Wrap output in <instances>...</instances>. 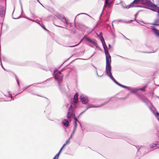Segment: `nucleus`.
Segmentation results:
<instances>
[{
    "instance_id": "obj_28",
    "label": "nucleus",
    "mask_w": 159,
    "mask_h": 159,
    "mask_svg": "<svg viewBox=\"0 0 159 159\" xmlns=\"http://www.w3.org/2000/svg\"><path fill=\"white\" fill-rule=\"evenodd\" d=\"M109 46L110 48H111V45L110 44H109Z\"/></svg>"
},
{
    "instance_id": "obj_29",
    "label": "nucleus",
    "mask_w": 159,
    "mask_h": 159,
    "mask_svg": "<svg viewBox=\"0 0 159 159\" xmlns=\"http://www.w3.org/2000/svg\"><path fill=\"white\" fill-rule=\"evenodd\" d=\"M75 120H77V119L75 118Z\"/></svg>"
},
{
    "instance_id": "obj_2",
    "label": "nucleus",
    "mask_w": 159,
    "mask_h": 159,
    "mask_svg": "<svg viewBox=\"0 0 159 159\" xmlns=\"http://www.w3.org/2000/svg\"><path fill=\"white\" fill-rule=\"evenodd\" d=\"M54 74L55 79L57 81L59 85H60L62 81V74L57 69L54 70Z\"/></svg>"
},
{
    "instance_id": "obj_24",
    "label": "nucleus",
    "mask_w": 159,
    "mask_h": 159,
    "mask_svg": "<svg viewBox=\"0 0 159 159\" xmlns=\"http://www.w3.org/2000/svg\"><path fill=\"white\" fill-rule=\"evenodd\" d=\"M76 127H77L76 123H75V125H74V128H75V129H76Z\"/></svg>"
},
{
    "instance_id": "obj_11",
    "label": "nucleus",
    "mask_w": 159,
    "mask_h": 159,
    "mask_svg": "<svg viewBox=\"0 0 159 159\" xmlns=\"http://www.w3.org/2000/svg\"><path fill=\"white\" fill-rule=\"evenodd\" d=\"M72 114V111H68L67 114V117L70 119L71 118Z\"/></svg>"
},
{
    "instance_id": "obj_30",
    "label": "nucleus",
    "mask_w": 159,
    "mask_h": 159,
    "mask_svg": "<svg viewBox=\"0 0 159 159\" xmlns=\"http://www.w3.org/2000/svg\"><path fill=\"white\" fill-rule=\"evenodd\" d=\"M122 2H120V3H121V4L122 3Z\"/></svg>"
},
{
    "instance_id": "obj_1",
    "label": "nucleus",
    "mask_w": 159,
    "mask_h": 159,
    "mask_svg": "<svg viewBox=\"0 0 159 159\" xmlns=\"http://www.w3.org/2000/svg\"><path fill=\"white\" fill-rule=\"evenodd\" d=\"M105 52L106 61V71L107 74L115 83H116L117 85H119V83L118 82H117L113 77L111 73V56L110 55L109 53H108L107 50H105Z\"/></svg>"
},
{
    "instance_id": "obj_32",
    "label": "nucleus",
    "mask_w": 159,
    "mask_h": 159,
    "mask_svg": "<svg viewBox=\"0 0 159 159\" xmlns=\"http://www.w3.org/2000/svg\"><path fill=\"white\" fill-rule=\"evenodd\" d=\"M106 103H107V102H106V103H105L104 104H106Z\"/></svg>"
},
{
    "instance_id": "obj_9",
    "label": "nucleus",
    "mask_w": 159,
    "mask_h": 159,
    "mask_svg": "<svg viewBox=\"0 0 159 159\" xmlns=\"http://www.w3.org/2000/svg\"><path fill=\"white\" fill-rule=\"evenodd\" d=\"M63 123L64 125L66 127H68L69 125L68 121L66 120H64L63 121Z\"/></svg>"
},
{
    "instance_id": "obj_15",
    "label": "nucleus",
    "mask_w": 159,
    "mask_h": 159,
    "mask_svg": "<svg viewBox=\"0 0 159 159\" xmlns=\"http://www.w3.org/2000/svg\"><path fill=\"white\" fill-rule=\"evenodd\" d=\"M61 152H59L54 157L53 159H58L59 156Z\"/></svg>"
},
{
    "instance_id": "obj_13",
    "label": "nucleus",
    "mask_w": 159,
    "mask_h": 159,
    "mask_svg": "<svg viewBox=\"0 0 159 159\" xmlns=\"http://www.w3.org/2000/svg\"><path fill=\"white\" fill-rule=\"evenodd\" d=\"M153 30L157 36H159V30L155 28H153Z\"/></svg>"
},
{
    "instance_id": "obj_18",
    "label": "nucleus",
    "mask_w": 159,
    "mask_h": 159,
    "mask_svg": "<svg viewBox=\"0 0 159 159\" xmlns=\"http://www.w3.org/2000/svg\"><path fill=\"white\" fill-rule=\"evenodd\" d=\"M73 104V103L72 102L71 104L70 107H69L68 111H72V104Z\"/></svg>"
},
{
    "instance_id": "obj_7",
    "label": "nucleus",
    "mask_w": 159,
    "mask_h": 159,
    "mask_svg": "<svg viewBox=\"0 0 159 159\" xmlns=\"http://www.w3.org/2000/svg\"><path fill=\"white\" fill-rule=\"evenodd\" d=\"M78 95L77 93H76L74 96L73 102L74 103H76L78 102Z\"/></svg>"
},
{
    "instance_id": "obj_21",
    "label": "nucleus",
    "mask_w": 159,
    "mask_h": 159,
    "mask_svg": "<svg viewBox=\"0 0 159 159\" xmlns=\"http://www.w3.org/2000/svg\"><path fill=\"white\" fill-rule=\"evenodd\" d=\"M66 145V144H64V145H63V146L62 147V148H61L60 151L59 152H61V151L63 149V148Z\"/></svg>"
},
{
    "instance_id": "obj_5",
    "label": "nucleus",
    "mask_w": 159,
    "mask_h": 159,
    "mask_svg": "<svg viewBox=\"0 0 159 159\" xmlns=\"http://www.w3.org/2000/svg\"><path fill=\"white\" fill-rule=\"evenodd\" d=\"M112 0H105L104 7L106 8L110 7L111 6Z\"/></svg>"
},
{
    "instance_id": "obj_34",
    "label": "nucleus",
    "mask_w": 159,
    "mask_h": 159,
    "mask_svg": "<svg viewBox=\"0 0 159 159\" xmlns=\"http://www.w3.org/2000/svg\"><path fill=\"white\" fill-rule=\"evenodd\" d=\"M156 23L157 24L158 23Z\"/></svg>"
},
{
    "instance_id": "obj_16",
    "label": "nucleus",
    "mask_w": 159,
    "mask_h": 159,
    "mask_svg": "<svg viewBox=\"0 0 159 159\" xmlns=\"http://www.w3.org/2000/svg\"><path fill=\"white\" fill-rule=\"evenodd\" d=\"M61 152H59L54 157L53 159H58L59 156Z\"/></svg>"
},
{
    "instance_id": "obj_25",
    "label": "nucleus",
    "mask_w": 159,
    "mask_h": 159,
    "mask_svg": "<svg viewBox=\"0 0 159 159\" xmlns=\"http://www.w3.org/2000/svg\"><path fill=\"white\" fill-rule=\"evenodd\" d=\"M76 129H75V128H74V129L73 130V134H72L74 133V132H75V130H76Z\"/></svg>"
},
{
    "instance_id": "obj_22",
    "label": "nucleus",
    "mask_w": 159,
    "mask_h": 159,
    "mask_svg": "<svg viewBox=\"0 0 159 159\" xmlns=\"http://www.w3.org/2000/svg\"><path fill=\"white\" fill-rule=\"evenodd\" d=\"M72 135V134L71 135L70 137V138L69 139L66 140V143L65 144H66L68 143V142H69V141Z\"/></svg>"
},
{
    "instance_id": "obj_31",
    "label": "nucleus",
    "mask_w": 159,
    "mask_h": 159,
    "mask_svg": "<svg viewBox=\"0 0 159 159\" xmlns=\"http://www.w3.org/2000/svg\"><path fill=\"white\" fill-rule=\"evenodd\" d=\"M106 103H107V102H106V103H105L104 104H106Z\"/></svg>"
},
{
    "instance_id": "obj_12",
    "label": "nucleus",
    "mask_w": 159,
    "mask_h": 159,
    "mask_svg": "<svg viewBox=\"0 0 159 159\" xmlns=\"http://www.w3.org/2000/svg\"><path fill=\"white\" fill-rule=\"evenodd\" d=\"M151 2L150 0H143L142 3L144 5H146Z\"/></svg>"
},
{
    "instance_id": "obj_10",
    "label": "nucleus",
    "mask_w": 159,
    "mask_h": 159,
    "mask_svg": "<svg viewBox=\"0 0 159 159\" xmlns=\"http://www.w3.org/2000/svg\"><path fill=\"white\" fill-rule=\"evenodd\" d=\"M59 19L61 20H62V22L64 23H67V20L66 19V18L64 16H60L59 17Z\"/></svg>"
},
{
    "instance_id": "obj_26",
    "label": "nucleus",
    "mask_w": 159,
    "mask_h": 159,
    "mask_svg": "<svg viewBox=\"0 0 159 159\" xmlns=\"http://www.w3.org/2000/svg\"><path fill=\"white\" fill-rule=\"evenodd\" d=\"M77 45H75V46H70V47H74L75 46H77Z\"/></svg>"
},
{
    "instance_id": "obj_19",
    "label": "nucleus",
    "mask_w": 159,
    "mask_h": 159,
    "mask_svg": "<svg viewBox=\"0 0 159 159\" xmlns=\"http://www.w3.org/2000/svg\"><path fill=\"white\" fill-rule=\"evenodd\" d=\"M146 87V86H144L143 88H140L139 89L145 92L146 91L145 88Z\"/></svg>"
},
{
    "instance_id": "obj_23",
    "label": "nucleus",
    "mask_w": 159,
    "mask_h": 159,
    "mask_svg": "<svg viewBox=\"0 0 159 159\" xmlns=\"http://www.w3.org/2000/svg\"><path fill=\"white\" fill-rule=\"evenodd\" d=\"M120 86H121V87H124V88H127V87L125 86H123V85H122V84H120Z\"/></svg>"
},
{
    "instance_id": "obj_20",
    "label": "nucleus",
    "mask_w": 159,
    "mask_h": 159,
    "mask_svg": "<svg viewBox=\"0 0 159 159\" xmlns=\"http://www.w3.org/2000/svg\"><path fill=\"white\" fill-rule=\"evenodd\" d=\"M86 40L89 42L90 43L92 41V39H90L89 38H86Z\"/></svg>"
},
{
    "instance_id": "obj_33",
    "label": "nucleus",
    "mask_w": 159,
    "mask_h": 159,
    "mask_svg": "<svg viewBox=\"0 0 159 159\" xmlns=\"http://www.w3.org/2000/svg\"><path fill=\"white\" fill-rule=\"evenodd\" d=\"M106 103H107V102H106V103H105L104 104H106Z\"/></svg>"
},
{
    "instance_id": "obj_3",
    "label": "nucleus",
    "mask_w": 159,
    "mask_h": 159,
    "mask_svg": "<svg viewBox=\"0 0 159 159\" xmlns=\"http://www.w3.org/2000/svg\"><path fill=\"white\" fill-rule=\"evenodd\" d=\"M146 5L152 8L151 9L152 10L157 12H158L159 9V7H157L156 5L153 4L151 2H150Z\"/></svg>"
},
{
    "instance_id": "obj_14",
    "label": "nucleus",
    "mask_w": 159,
    "mask_h": 159,
    "mask_svg": "<svg viewBox=\"0 0 159 159\" xmlns=\"http://www.w3.org/2000/svg\"><path fill=\"white\" fill-rule=\"evenodd\" d=\"M104 105V103L101 105H100V106H97V107H95V106H88L86 108V110H87L89 108H91V107H100L101 106H103Z\"/></svg>"
},
{
    "instance_id": "obj_8",
    "label": "nucleus",
    "mask_w": 159,
    "mask_h": 159,
    "mask_svg": "<svg viewBox=\"0 0 159 159\" xmlns=\"http://www.w3.org/2000/svg\"><path fill=\"white\" fill-rule=\"evenodd\" d=\"M82 102L84 104H86L88 102V99L87 97H84L81 98Z\"/></svg>"
},
{
    "instance_id": "obj_27",
    "label": "nucleus",
    "mask_w": 159,
    "mask_h": 159,
    "mask_svg": "<svg viewBox=\"0 0 159 159\" xmlns=\"http://www.w3.org/2000/svg\"><path fill=\"white\" fill-rule=\"evenodd\" d=\"M43 28L45 30H46V29L45 28V27H44H44H43Z\"/></svg>"
},
{
    "instance_id": "obj_6",
    "label": "nucleus",
    "mask_w": 159,
    "mask_h": 159,
    "mask_svg": "<svg viewBox=\"0 0 159 159\" xmlns=\"http://www.w3.org/2000/svg\"><path fill=\"white\" fill-rule=\"evenodd\" d=\"M100 39H101V40L102 43L103 45V48L104 49L105 53V50H107V52L109 53V52L107 49V46L105 47L104 46L106 44L104 40V39H103V37L102 36H101V37L100 38Z\"/></svg>"
},
{
    "instance_id": "obj_17",
    "label": "nucleus",
    "mask_w": 159,
    "mask_h": 159,
    "mask_svg": "<svg viewBox=\"0 0 159 159\" xmlns=\"http://www.w3.org/2000/svg\"><path fill=\"white\" fill-rule=\"evenodd\" d=\"M90 43L94 45L95 46H97V43L94 40H92Z\"/></svg>"
},
{
    "instance_id": "obj_4",
    "label": "nucleus",
    "mask_w": 159,
    "mask_h": 159,
    "mask_svg": "<svg viewBox=\"0 0 159 159\" xmlns=\"http://www.w3.org/2000/svg\"><path fill=\"white\" fill-rule=\"evenodd\" d=\"M140 0H134V1L132 2L129 5H128L127 6L125 7L124 6H122L124 8H129L130 7H132L134 6L133 4H138L139 3Z\"/></svg>"
}]
</instances>
